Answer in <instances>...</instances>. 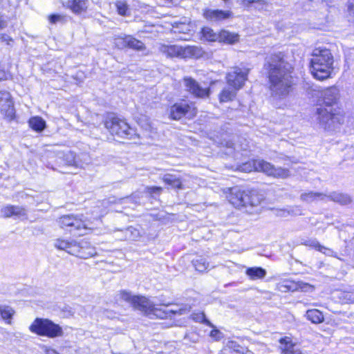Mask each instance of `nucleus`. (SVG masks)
Returning a JSON list of instances; mask_svg holds the SVG:
<instances>
[{"mask_svg":"<svg viewBox=\"0 0 354 354\" xmlns=\"http://www.w3.org/2000/svg\"><path fill=\"white\" fill-rule=\"evenodd\" d=\"M268 71L271 95L276 99H283L291 92L293 68L281 52L272 53L266 58L264 64Z\"/></svg>","mask_w":354,"mask_h":354,"instance_id":"f257e3e1","label":"nucleus"},{"mask_svg":"<svg viewBox=\"0 0 354 354\" xmlns=\"http://www.w3.org/2000/svg\"><path fill=\"white\" fill-rule=\"evenodd\" d=\"M119 297L122 300L131 304L132 306L146 315L153 314L161 319L171 317L174 315H183L189 310L187 308H178L174 309L162 310L156 307V305L145 297L132 295L130 292L120 291Z\"/></svg>","mask_w":354,"mask_h":354,"instance_id":"f03ea898","label":"nucleus"},{"mask_svg":"<svg viewBox=\"0 0 354 354\" xmlns=\"http://www.w3.org/2000/svg\"><path fill=\"white\" fill-rule=\"evenodd\" d=\"M333 64V57L328 49L316 48L310 61L311 73L319 80H326L330 76Z\"/></svg>","mask_w":354,"mask_h":354,"instance_id":"7ed1b4c3","label":"nucleus"},{"mask_svg":"<svg viewBox=\"0 0 354 354\" xmlns=\"http://www.w3.org/2000/svg\"><path fill=\"white\" fill-rule=\"evenodd\" d=\"M229 202L236 208H245V212L253 213L252 209L258 207L262 198L255 191H243L238 187L230 189L227 196Z\"/></svg>","mask_w":354,"mask_h":354,"instance_id":"20e7f679","label":"nucleus"},{"mask_svg":"<svg viewBox=\"0 0 354 354\" xmlns=\"http://www.w3.org/2000/svg\"><path fill=\"white\" fill-rule=\"evenodd\" d=\"M317 120L325 130L335 131L345 121L344 113L340 109L320 107L317 109Z\"/></svg>","mask_w":354,"mask_h":354,"instance_id":"39448f33","label":"nucleus"},{"mask_svg":"<svg viewBox=\"0 0 354 354\" xmlns=\"http://www.w3.org/2000/svg\"><path fill=\"white\" fill-rule=\"evenodd\" d=\"M29 330L38 335L49 338L62 337V328L48 319L36 318L30 326Z\"/></svg>","mask_w":354,"mask_h":354,"instance_id":"423d86ee","label":"nucleus"},{"mask_svg":"<svg viewBox=\"0 0 354 354\" xmlns=\"http://www.w3.org/2000/svg\"><path fill=\"white\" fill-rule=\"evenodd\" d=\"M104 126L112 135L117 136L119 138L131 140L138 137L134 129L131 128L124 120L118 117H108L104 121Z\"/></svg>","mask_w":354,"mask_h":354,"instance_id":"0eeeda50","label":"nucleus"},{"mask_svg":"<svg viewBox=\"0 0 354 354\" xmlns=\"http://www.w3.org/2000/svg\"><path fill=\"white\" fill-rule=\"evenodd\" d=\"M201 32L204 39L208 41H218L232 44L239 40L238 34L232 33L225 30L216 33L210 28L205 27L202 29Z\"/></svg>","mask_w":354,"mask_h":354,"instance_id":"6e6552de","label":"nucleus"},{"mask_svg":"<svg viewBox=\"0 0 354 354\" xmlns=\"http://www.w3.org/2000/svg\"><path fill=\"white\" fill-rule=\"evenodd\" d=\"M256 170L262 171L268 176L275 178H287L290 176L289 169L282 167H275L270 162L263 160H257L254 162Z\"/></svg>","mask_w":354,"mask_h":354,"instance_id":"1a4fd4ad","label":"nucleus"},{"mask_svg":"<svg viewBox=\"0 0 354 354\" xmlns=\"http://www.w3.org/2000/svg\"><path fill=\"white\" fill-rule=\"evenodd\" d=\"M249 69L238 66L232 68L227 74V82L235 90L240 89L248 80Z\"/></svg>","mask_w":354,"mask_h":354,"instance_id":"9d476101","label":"nucleus"},{"mask_svg":"<svg viewBox=\"0 0 354 354\" xmlns=\"http://www.w3.org/2000/svg\"><path fill=\"white\" fill-rule=\"evenodd\" d=\"M185 90L196 97L205 98L209 95V88H203L194 78L185 77L183 78Z\"/></svg>","mask_w":354,"mask_h":354,"instance_id":"9b49d317","label":"nucleus"},{"mask_svg":"<svg viewBox=\"0 0 354 354\" xmlns=\"http://www.w3.org/2000/svg\"><path fill=\"white\" fill-rule=\"evenodd\" d=\"M57 222L62 228L68 229L70 232L86 228L85 222L73 214L64 215L59 218Z\"/></svg>","mask_w":354,"mask_h":354,"instance_id":"f8f14e48","label":"nucleus"},{"mask_svg":"<svg viewBox=\"0 0 354 354\" xmlns=\"http://www.w3.org/2000/svg\"><path fill=\"white\" fill-rule=\"evenodd\" d=\"M187 113L195 115L196 111L194 107L190 106L185 101L175 103L171 106L169 111L170 118L173 120H180Z\"/></svg>","mask_w":354,"mask_h":354,"instance_id":"ddd939ff","label":"nucleus"},{"mask_svg":"<svg viewBox=\"0 0 354 354\" xmlns=\"http://www.w3.org/2000/svg\"><path fill=\"white\" fill-rule=\"evenodd\" d=\"M72 250V255L82 259H88L97 254L95 248L85 240L77 241L76 245Z\"/></svg>","mask_w":354,"mask_h":354,"instance_id":"4468645a","label":"nucleus"},{"mask_svg":"<svg viewBox=\"0 0 354 354\" xmlns=\"http://www.w3.org/2000/svg\"><path fill=\"white\" fill-rule=\"evenodd\" d=\"M115 44L120 48L129 47L136 50H144L145 49V45L142 41L131 35L115 39Z\"/></svg>","mask_w":354,"mask_h":354,"instance_id":"2eb2a0df","label":"nucleus"},{"mask_svg":"<svg viewBox=\"0 0 354 354\" xmlns=\"http://www.w3.org/2000/svg\"><path fill=\"white\" fill-rule=\"evenodd\" d=\"M157 48L160 53L164 54L167 57H178L183 59V46L158 44Z\"/></svg>","mask_w":354,"mask_h":354,"instance_id":"dca6fc26","label":"nucleus"},{"mask_svg":"<svg viewBox=\"0 0 354 354\" xmlns=\"http://www.w3.org/2000/svg\"><path fill=\"white\" fill-rule=\"evenodd\" d=\"M322 96L325 108H333L332 106L336 104L339 100V90L335 86L327 88L322 92Z\"/></svg>","mask_w":354,"mask_h":354,"instance_id":"f3484780","label":"nucleus"},{"mask_svg":"<svg viewBox=\"0 0 354 354\" xmlns=\"http://www.w3.org/2000/svg\"><path fill=\"white\" fill-rule=\"evenodd\" d=\"M1 213L5 218L16 216L20 218L26 216L24 207L16 205H7L1 208Z\"/></svg>","mask_w":354,"mask_h":354,"instance_id":"a211bd4d","label":"nucleus"},{"mask_svg":"<svg viewBox=\"0 0 354 354\" xmlns=\"http://www.w3.org/2000/svg\"><path fill=\"white\" fill-rule=\"evenodd\" d=\"M327 194L322 192L309 191L300 195V200L306 203H311L318 201H326Z\"/></svg>","mask_w":354,"mask_h":354,"instance_id":"6ab92c4d","label":"nucleus"},{"mask_svg":"<svg viewBox=\"0 0 354 354\" xmlns=\"http://www.w3.org/2000/svg\"><path fill=\"white\" fill-rule=\"evenodd\" d=\"M231 15L232 12L230 11H223L220 10H207L204 12V17L205 19L214 21L228 19Z\"/></svg>","mask_w":354,"mask_h":354,"instance_id":"aec40b11","label":"nucleus"},{"mask_svg":"<svg viewBox=\"0 0 354 354\" xmlns=\"http://www.w3.org/2000/svg\"><path fill=\"white\" fill-rule=\"evenodd\" d=\"M10 98L11 96L8 92V99L5 100H0L1 112L9 120H11L14 118L15 113L13 103Z\"/></svg>","mask_w":354,"mask_h":354,"instance_id":"412c9836","label":"nucleus"},{"mask_svg":"<svg viewBox=\"0 0 354 354\" xmlns=\"http://www.w3.org/2000/svg\"><path fill=\"white\" fill-rule=\"evenodd\" d=\"M205 54V52L201 46H183V59L195 58L198 59Z\"/></svg>","mask_w":354,"mask_h":354,"instance_id":"4be33fe9","label":"nucleus"},{"mask_svg":"<svg viewBox=\"0 0 354 354\" xmlns=\"http://www.w3.org/2000/svg\"><path fill=\"white\" fill-rule=\"evenodd\" d=\"M326 199L341 205H346L352 203V198L348 194L337 192H333L327 194Z\"/></svg>","mask_w":354,"mask_h":354,"instance_id":"5701e85b","label":"nucleus"},{"mask_svg":"<svg viewBox=\"0 0 354 354\" xmlns=\"http://www.w3.org/2000/svg\"><path fill=\"white\" fill-rule=\"evenodd\" d=\"M282 354H301V351L295 348L292 340L288 337H285L279 339Z\"/></svg>","mask_w":354,"mask_h":354,"instance_id":"b1692460","label":"nucleus"},{"mask_svg":"<svg viewBox=\"0 0 354 354\" xmlns=\"http://www.w3.org/2000/svg\"><path fill=\"white\" fill-rule=\"evenodd\" d=\"M62 158L66 165L80 168L83 167V164L80 158L76 156L75 153L71 151L63 153Z\"/></svg>","mask_w":354,"mask_h":354,"instance_id":"393cba45","label":"nucleus"},{"mask_svg":"<svg viewBox=\"0 0 354 354\" xmlns=\"http://www.w3.org/2000/svg\"><path fill=\"white\" fill-rule=\"evenodd\" d=\"M77 241L75 240H65L58 239L55 240L54 245L56 248L64 250L70 254H72V250L76 245Z\"/></svg>","mask_w":354,"mask_h":354,"instance_id":"a878e982","label":"nucleus"},{"mask_svg":"<svg viewBox=\"0 0 354 354\" xmlns=\"http://www.w3.org/2000/svg\"><path fill=\"white\" fill-rule=\"evenodd\" d=\"M68 8L75 14H80L86 11L88 7V0H71L68 1Z\"/></svg>","mask_w":354,"mask_h":354,"instance_id":"bb28decb","label":"nucleus"},{"mask_svg":"<svg viewBox=\"0 0 354 354\" xmlns=\"http://www.w3.org/2000/svg\"><path fill=\"white\" fill-rule=\"evenodd\" d=\"M306 317L314 324H320L324 320L322 313L317 309L308 310L306 313Z\"/></svg>","mask_w":354,"mask_h":354,"instance_id":"cd10ccee","label":"nucleus"},{"mask_svg":"<svg viewBox=\"0 0 354 354\" xmlns=\"http://www.w3.org/2000/svg\"><path fill=\"white\" fill-rule=\"evenodd\" d=\"M162 180L166 184L171 185L174 188L182 189L183 185L180 178L176 177V176L170 174H165L162 177Z\"/></svg>","mask_w":354,"mask_h":354,"instance_id":"c85d7f7f","label":"nucleus"},{"mask_svg":"<svg viewBox=\"0 0 354 354\" xmlns=\"http://www.w3.org/2000/svg\"><path fill=\"white\" fill-rule=\"evenodd\" d=\"M246 274L252 280L263 279L266 274V271L262 268H249L246 270Z\"/></svg>","mask_w":354,"mask_h":354,"instance_id":"c756f323","label":"nucleus"},{"mask_svg":"<svg viewBox=\"0 0 354 354\" xmlns=\"http://www.w3.org/2000/svg\"><path fill=\"white\" fill-rule=\"evenodd\" d=\"M29 126L36 131H41L46 127L45 121L40 117L31 118L29 121Z\"/></svg>","mask_w":354,"mask_h":354,"instance_id":"7c9ffc66","label":"nucleus"},{"mask_svg":"<svg viewBox=\"0 0 354 354\" xmlns=\"http://www.w3.org/2000/svg\"><path fill=\"white\" fill-rule=\"evenodd\" d=\"M15 310L10 306H0V315L3 319L10 324Z\"/></svg>","mask_w":354,"mask_h":354,"instance_id":"2f4dec72","label":"nucleus"},{"mask_svg":"<svg viewBox=\"0 0 354 354\" xmlns=\"http://www.w3.org/2000/svg\"><path fill=\"white\" fill-rule=\"evenodd\" d=\"M125 239L129 241H137L140 236V231L133 227L127 228L124 231Z\"/></svg>","mask_w":354,"mask_h":354,"instance_id":"473e14b6","label":"nucleus"},{"mask_svg":"<svg viewBox=\"0 0 354 354\" xmlns=\"http://www.w3.org/2000/svg\"><path fill=\"white\" fill-rule=\"evenodd\" d=\"M236 95V91L230 88H224L219 95L220 101L225 102L231 101Z\"/></svg>","mask_w":354,"mask_h":354,"instance_id":"72a5a7b5","label":"nucleus"},{"mask_svg":"<svg viewBox=\"0 0 354 354\" xmlns=\"http://www.w3.org/2000/svg\"><path fill=\"white\" fill-rule=\"evenodd\" d=\"M192 263L196 270L199 272H203L209 267V263L203 258H199L192 261Z\"/></svg>","mask_w":354,"mask_h":354,"instance_id":"f704fd0d","label":"nucleus"},{"mask_svg":"<svg viewBox=\"0 0 354 354\" xmlns=\"http://www.w3.org/2000/svg\"><path fill=\"white\" fill-rule=\"evenodd\" d=\"M115 6L117 8V11L119 15L122 16H127L129 15V6L125 1H118L115 3Z\"/></svg>","mask_w":354,"mask_h":354,"instance_id":"c9c22d12","label":"nucleus"},{"mask_svg":"<svg viewBox=\"0 0 354 354\" xmlns=\"http://www.w3.org/2000/svg\"><path fill=\"white\" fill-rule=\"evenodd\" d=\"M306 245H309L312 247L315 248L318 251L323 252L324 254H326L327 255H330V254L333 252V251L323 245H321L319 242L316 240H313L310 241V243H306Z\"/></svg>","mask_w":354,"mask_h":354,"instance_id":"e433bc0d","label":"nucleus"},{"mask_svg":"<svg viewBox=\"0 0 354 354\" xmlns=\"http://www.w3.org/2000/svg\"><path fill=\"white\" fill-rule=\"evenodd\" d=\"M241 346L234 341H228L226 344L225 348L223 351L222 354H227L228 350H232L237 353H241Z\"/></svg>","mask_w":354,"mask_h":354,"instance_id":"4c0bfd02","label":"nucleus"},{"mask_svg":"<svg viewBox=\"0 0 354 354\" xmlns=\"http://www.w3.org/2000/svg\"><path fill=\"white\" fill-rule=\"evenodd\" d=\"M192 317L193 320H194L197 322L203 323L207 326L214 327L212 324L209 320H207L206 319L205 315L203 313L193 314L192 315Z\"/></svg>","mask_w":354,"mask_h":354,"instance_id":"58836bf2","label":"nucleus"},{"mask_svg":"<svg viewBox=\"0 0 354 354\" xmlns=\"http://www.w3.org/2000/svg\"><path fill=\"white\" fill-rule=\"evenodd\" d=\"M346 8L348 21L354 23V0H348Z\"/></svg>","mask_w":354,"mask_h":354,"instance_id":"ea45409f","label":"nucleus"},{"mask_svg":"<svg viewBox=\"0 0 354 354\" xmlns=\"http://www.w3.org/2000/svg\"><path fill=\"white\" fill-rule=\"evenodd\" d=\"M173 28L174 32L187 33L190 30L189 26L185 23L176 24V26H173Z\"/></svg>","mask_w":354,"mask_h":354,"instance_id":"a19ab883","label":"nucleus"},{"mask_svg":"<svg viewBox=\"0 0 354 354\" xmlns=\"http://www.w3.org/2000/svg\"><path fill=\"white\" fill-rule=\"evenodd\" d=\"M146 192L149 193V194H160L162 190V187H146Z\"/></svg>","mask_w":354,"mask_h":354,"instance_id":"79ce46f5","label":"nucleus"},{"mask_svg":"<svg viewBox=\"0 0 354 354\" xmlns=\"http://www.w3.org/2000/svg\"><path fill=\"white\" fill-rule=\"evenodd\" d=\"M345 154L348 159H354V147L351 146L346 148Z\"/></svg>","mask_w":354,"mask_h":354,"instance_id":"37998d69","label":"nucleus"},{"mask_svg":"<svg viewBox=\"0 0 354 354\" xmlns=\"http://www.w3.org/2000/svg\"><path fill=\"white\" fill-rule=\"evenodd\" d=\"M221 333L217 329H213L210 333V336L215 338L216 340L221 339Z\"/></svg>","mask_w":354,"mask_h":354,"instance_id":"c03bdc74","label":"nucleus"},{"mask_svg":"<svg viewBox=\"0 0 354 354\" xmlns=\"http://www.w3.org/2000/svg\"><path fill=\"white\" fill-rule=\"evenodd\" d=\"M42 349L44 350L45 354H59L55 349L48 347L46 346H42Z\"/></svg>","mask_w":354,"mask_h":354,"instance_id":"a18cd8bd","label":"nucleus"},{"mask_svg":"<svg viewBox=\"0 0 354 354\" xmlns=\"http://www.w3.org/2000/svg\"><path fill=\"white\" fill-rule=\"evenodd\" d=\"M49 21L52 24H55L57 21L61 20L62 16L59 15H51L48 17Z\"/></svg>","mask_w":354,"mask_h":354,"instance_id":"49530a36","label":"nucleus"},{"mask_svg":"<svg viewBox=\"0 0 354 354\" xmlns=\"http://www.w3.org/2000/svg\"><path fill=\"white\" fill-rule=\"evenodd\" d=\"M0 40L1 41L6 42V44L8 45L10 44V41H12V38L6 34H1L0 35Z\"/></svg>","mask_w":354,"mask_h":354,"instance_id":"de8ad7c7","label":"nucleus"},{"mask_svg":"<svg viewBox=\"0 0 354 354\" xmlns=\"http://www.w3.org/2000/svg\"><path fill=\"white\" fill-rule=\"evenodd\" d=\"M102 314L104 317H106L110 319H113V317H115V313L111 310H104L102 311Z\"/></svg>","mask_w":354,"mask_h":354,"instance_id":"09e8293b","label":"nucleus"},{"mask_svg":"<svg viewBox=\"0 0 354 354\" xmlns=\"http://www.w3.org/2000/svg\"><path fill=\"white\" fill-rule=\"evenodd\" d=\"M140 198V193H134L132 194V196L130 197V199L135 202L136 203H139V200Z\"/></svg>","mask_w":354,"mask_h":354,"instance_id":"8fccbe9b","label":"nucleus"},{"mask_svg":"<svg viewBox=\"0 0 354 354\" xmlns=\"http://www.w3.org/2000/svg\"><path fill=\"white\" fill-rule=\"evenodd\" d=\"M8 97V92L6 91H0V100H7Z\"/></svg>","mask_w":354,"mask_h":354,"instance_id":"3c124183","label":"nucleus"},{"mask_svg":"<svg viewBox=\"0 0 354 354\" xmlns=\"http://www.w3.org/2000/svg\"><path fill=\"white\" fill-rule=\"evenodd\" d=\"M259 0H241V3L243 5V6H250V4L254 3V2H257Z\"/></svg>","mask_w":354,"mask_h":354,"instance_id":"603ef678","label":"nucleus"},{"mask_svg":"<svg viewBox=\"0 0 354 354\" xmlns=\"http://www.w3.org/2000/svg\"><path fill=\"white\" fill-rule=\"evenodd\" d=\"M8 25L7 21L0 17V30L5 28Z\"/></svg>","mask_w":354,"mask_h":354,"instance_id":"864d4df0","label":"nucleus"},{"mask_svg":"<svg viewBox=\"0 0 354 354\" xmlns=\"http://www.w3.org/2000/svg\"><path fill=\"white\" fill-rule=\"evenodd\" d=\"M305 286H306V287H308V288H313L311 286H310V285H309V284H308V283H306V284H305Z\"/></svg>","mask_w":354,"mask_h":354,"instance_id":"5fc2aeb1","label":"nucleus"},{"mask_svg":"<svg viewBox=\"0 0 354 354\" xmlns=\"http://www.w3.org/2000/svg\"><path fill=\"white\" fill-rule=\"evenodd\" d=\"M180 39H183V40H187V39H186V38H183H183H180Z\"/></svg>","mask_w":354,"mask_h":354,"instance_id":"6e6d98bb","label":"nucleus"}]
</instances>
